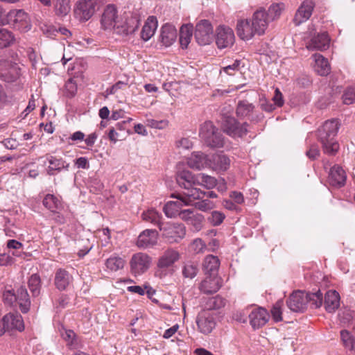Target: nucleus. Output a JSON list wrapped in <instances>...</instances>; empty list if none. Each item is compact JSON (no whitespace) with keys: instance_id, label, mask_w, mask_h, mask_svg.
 Returning a JSON list of instances; mask_svg holds the SVG:
<instances>
[{"instance_id":"f257e3e1","label":"nucleus","mask_w":355,"mask_h":355,"mask_svg":"<svg viewBox=\"0 0 355 355\" xmlns=\"http://www.w3.org/2000/svg\"><path fill=\"white\" fill-rule=\"evenodd\" d=\"M176 181L180 187L184 189V191L173 194L172 197L181 200L185 205H192L194 200L200 199L204 195L200 189L193 187L197 183V177L196 178L189 171L183 170L178 172Z\"/></svg>"},{"instance_id":"f03ea898","label":"nucleus","mask_w":355,"mask_h":355,"mask_svg":"<svg viewBox=\"0 0 355 355\" xmlns=\"http://www.w3.org/2000/svg\"><path fill=\"white\" fill-rule=\"evenodd\" d=\"M340 124L337 119L326 121L318 129L317 138L321 143L324 153L334 155L339 150V144L336 140Z\"/></svg>"},{"instance_id":"7ed1b4c3","label":"nucleus","mask_w":355,"mask_h":355,"mask_svg":"<svg viewBox=\"0 0 355 355\" xmlns=\"http://www.w3.org/2000/svg\"><path fill=\"white\" fill-rule=\"evenodd\" d=\"M199 135L205 144L210 148H216L224 146L223 133L211 121H206L201 125Z\"/></svg>"},{"instance_id":"20e7f679","label":"nucleus","mask_w":355,"mask_h":355,"mask_svg":"<svg viewBox=\"0 0 355 355\" xmlns=\"http://www.w3.org/2000/svg\"><path fill=\"white\" fill-rule=\"evenodd\" d=\"M140 17L138 13L125 12L120 19L115 24L114 31L122 36L134 33L139 28Z\"/></svg>"},{"instance_id":"39448f33","label":"nucleus","mask_w":355,"mask_h":355,"mask_svg":"<svg viewBox=\"0 0 355 355\" xmlns=\"http://www.w3.org/2000/svg\"><path fill=\"white\" fill-rule=\"evenodd\" d=\"M3 298L5 303L13 306L18 304L21 311L26 313L30 309L31 301L27 290L21 286L15 293L12 290H6L3 294Z\"/></svg>"},{"instance_id":"423d86ee","label":"nucleus","mask_w":355,"mask_h":355,"mask_svg":"<svg viewBox=\"0 0 355 355\" xmlns=\"http://www.w3.org/2000/svg\"><path fill=\"white\" fill-rule=\"evenodd\" d=\"M14 29L26 33L32 27L31 17L22 9H12L8 12V24Z\"/></svg>"},{"instance_id":"0eeeda50","label":"nucleus","mask_w":355,"mask_h":355,"mask_svg":"<svg viewBox=\"0 0 355 355\" xmlns=\"http://www.w3.org/2000/svg\"><path fill=\"white\" fill-rule=\"evenodd\" d=\"M162 236L169 243H178L186 234V229L182 223L164 222L159 229Z\"/></svg>"},{"instance_id":"6e6552de","label":"nucleus","mask_w":355,"mask_h":355,"mask_svg":"<svg viewBox=\"0 0 355 355\" xmlns=\"http://www.w3.org/2000/svg\"><path fill=\"white\" fill-rule=\"evenodd\" d=\"M46 208L49 211L46 217L58 223H64V217L61 214L63 206L60 197L53 194H46Z\"/></svg>"},{"instance_id":"1a4fd4ad","label":"nucleus","mask_w":355,"mask_h":355,"mask_svg":"<svg viewBox=\"0 0 355 355\" xmlns=\"http://www.w3.org/2000/svg\"><path fill=\"white\" fill-rule=\"evenodd\" d=\"M21 75V68L10 60H0V80L8 83L17 80Z\"/></svg>"},{"instance_id":"9d476101","label":"nucleus","mask_w":355,"mask_h":355,"mask_svg":"<svg viewBox=\"0 0 355 355\" xmlns=\"http://www.w3.org/2000/svg\"><path fill=\"white\" fill-rule=\"evenodd\" d=\"M213 33L211 22L207 19H202L196 25L194 36L200 45H206L212 40Z\"/></svg>"},{"instance_id":"9b49d317","label":"nucleus","mask_w":355,"mask_h":355,"mask_svg":"<svg viewBox=\"0 0 355 355\" xmlns=\"http://www.w3.org/2000/svg\"><path fill=\"white\" fill-rule=\"evenodd\" d=\"M310 41L307 43L306 47L309 50H326L329 46L330 39L326 32L315 34V29L309 28Z\"/></svg>"},{"instance_id":"f8f14e48","label":"nucleus","mask_w":355,"mask_h":355,"mask_svg":"<svg viewBox=\"0 0 355 355\" xmlns=\"http://www.w3.org/2000/svg\"><path fill=\"white\" fill-rule=\"evenodd\" d=\"M224 131L232 137H243L248 132V123L245 122L240 123L237 120L231 116H227L223 123Z\"/></svg>"},{"instance_id":"ddd939ff","label":"nucleus","mask_w":355,"mask_h":355,"mask_svg":"<svg viewBox=\"0 0 355 355\" xmlns=\"http://www.w3.org/2000/svg\"><path fill=\"white\" fill-rule=\"evenodd\" d=\"M235 40L234 31L228 26L220 25L216 30V44L218 49L232 46Z\"/></svg>"},{"instance_id":"4468645a","label":"nucleus","mask_w":355,"mask_h":355,"mask_svg":"<svg viewBox=\"0 0 355 355\" xmlns=\"http://www.w3.org/2000/svg\"><path fill=\"white\" fill-rule=\"evenodd\" d=\"M95 0H79L74 8V15L80 21L89 20L95 12Z\"/></svg>"},{"instance_id":"2eb2a0df","label":"nucleus","mask_w":355,"mask_h":355,"mask_svg":"<svg viewBox=\"0 0 355 355\" xmlns=\"http://www.w3.org/2000/svg\"><path fill=\"white\" fill-rule=\"evenodd\" d=\"M196 323L199 331L208 334L212 331L216 326V319L214 314L209 311H202L196 318Z\"/></svg>"},{"instance_id":"dca6fc26","label":"nucleus","mask_w":355,"mask_h":355,"mask_svg":"<svg viewBox=\"0 0 355 355\" xmlns=\"http://www.w3.org/2000/svg\"><path fill=\"white\" fill-rule=\"evenodd\" d=\"M288 307L293 312H304L307 307L306 293L301 291L293 292L287 300Z\"/></svg>"},{"instance_id":"f3484780","label":"nucleus","mask_w":355,"mask_h":355,"mask_svg":"<svg viewBox=\"0 0 355 355\" xmlns=\"http://www.w3.org/2000/svg\"><path fill=\"white\" fill-rule=\"evenodd\" d=\"M150 257L142 252L134 254L130 261L131 271L135 275H141L148 270L150 263Z\"/></svg>"},{"instance_id":"a211bd4d","label":"nucleus","mask_w":355,"mask_h":355,"mask_svg":"<svg viewBox=\"0 0 355 355\" xmlns=\"http://www.w3.org/2000/svg\"><path fill=\"white\" fill-rule=\"evenodd\" d=\"M315 3L313 0H304L297 10L293 19L295 26L306 21L311 16Z\"/></svg>"},{"instance_id":"6ab92c4d","label":"nucleus","mask_w":355,"mask_h":355,"mask_svg":"<svg viewBox=\"0 0 355 355\" xmlns=\"http://www.w3.org/2000/svg\"><path fill=\"white\" fill-rule=\"evenodd\" d=\"M231 160L223 153L213 154L209 157V168L218 172L226 171L230 166Z\"/></svg>"},{"instance_id":"aec40b11","label":"nucleus","mask_w":355,"mask_h":355,"mask_svg":"<svg viewBox=\"0 0 355 355\" xmlns=\"http://www.w3.org/2000/svg\"><path fill=\"white\" fill-rule=\"evenodd\" d=\"M117 10L114 5L110 4L106 6L102 15L101 22L103 29H115V24L119 21Z\"/></svg>"},{"instance_id":"412c9836","label":"nucleus","mask_w":355,"mask_h":355,"mask_svg":"<svg viewBox=\"0 0 355 355\" xmlns=\"http://www.w3.org/2000/svg\"><path fill=\"white\" fill-rule=\"evenodd\" d=\"M236 31L238 36L244 40H250L255 34H257L256 28L252 24L251 20L248 19L238 21Z\"/></svg>"},{"instance_id":"4be33fe9","label":"nucleus","mask_w":355,"mask_h":355,"mask_svg":"<svg viewBox=\"0 0 355 355\" xmlns=\"http://www.w3.org/2000/svg\"><path fill=\"white\" fill-rule=\"evenodd\" d=\"M346 180V173L341 166L334 165L331 168L329 174V182L332 187L341 188L345 186Z\"/></svg>"},{"instance_id":"5701e85b","label":"nucleus","mask_w":355,"mask_h":355,"mask_svg":"<svg viewBox=\"0 0 355 355\" xmlns=\"http://www.w3.org/2000/svg\"><path fill=\"white\" fill-rule=\"evenodd\" d=\"M158 232L155 230H145L139 235L137 245L140 248L154 246L157 242Z\"/></svg>"},{"instance_id":"b1692460","label":"nucleus","mask_w":355,"mask_h":355,"mask_svg":"<svg viewBox=\"0 0 355 355\" xmlns=\"http://www.w3.org/2000/svg\"><path fill=\"white\" fill-rule=\"evenodd\" d=\"M251 21L256 28L257 35H259L264 34L270 22L266 17V11L262 8L254 12Z\"/></svg>"},{"instance_id":"393cba45","label":"nucleus","mask_w":355,"mask_h":355,"mask_svg":"<svg viewBox=\"0 0 355 355\" xmlns=\"http://www.w3.org/2000/svg\"><path fill=\"white\" fill-rule=\"evenodd\" d=\"M180 259V253L172 248L165 250L158 259L157 267L166 269L172 266Z\"/></svg>"},{"instance_id":"a878e982","label":"nucleus","mask_w":355,"mask_h":355,"mask_svg":"<svg viewBox=\"0 0 355 355\" xmlns=\"http://www.w3.org/2000/svg\"><path fill=\"white\" fill-rule=\"evenodd\" d=\"M209 157L202 152H193L188 159L187 164L190 168L198 170L209 168Z\"/></svg>"},{"instance_id":"bb28decb","label":"nucleus","mask_w":355,"mask_h":355,"mask_svg":"<svg viewBox=\"0 0 355 355\" xmlns=\"http://www.w3.org/2000/svg\"><path fill=\"white\" fill-rule=\"evenodd\" d=\"M206 275L207 277L200 285V291L206 294L217 292L221 286L220 278L218 275Z\"/></svg>"},{"instance_id":"cd10ccee","label":"nucleus","mask_w":355,"mask_h":355,"mask_svg":"<svg viewBox=\"0 0 355 355\" xmlns=\"http://www.w3.org/2000/svg\"><path fill=\"white\" fill-rule=\"evenodd\" d=\"M3 324L7 330L17 329L21 331L24 329L22 317L17 313H9L3 318Z\"/></svg>"},{"instance_id":"c85d7f7f","label":"nucleus","mask_w":355,"mask_h":355,"mask_svg":"<svg viewBox=\"0 0 355 355\" xmlns=\"http://www.w3.org/2000/svg\"><path fill=\"white\" fill-rule=\"evenodd\" d=\"M250 323L253 328H259L268 322V314L263 308L254 309L249 314Z\"/></svg>"},{"instance_id":"c756f323","label":"nucleus","mask_w":355,"mask_h":355,"mask_svg":"<svg viewBox=\"0 0 355 355\" xmlns=\"http://www.w3.org/2000/svg\"><path fill=\"white\" fill-rule=\"evenodd\" d=\"M177 38V30L174 26L166 24L162 26L159 41L166 47L171 46Z\"/></svg>"},{"instance_id":"7c9ffc66","label":"nucleus","mask_w":355,"mask_h":355,"mask_svg":"<svg viewBox=\"0 0 355 355\" xmlns=\"http://www.w3.org/2000/svg\"><path fill=\"white\" fill-rule=\"evenodd\" d=\"M47 159L49 165L48 168L46 169V171L49 175H57L62 170L69 171V164L62 158H57L53 156H50Z\"/></svg>"},{"instance_id":"2f4dec72","label":"nucleus","mask_w":355,"mask_h":355,"mask_svg":"<svg viewBox=\"0 0 355 355\" xmlns=\"http://www.w3.org/2000/svg\"><path fill=\"white\" fill-rule=\"evenodd\" d=\"M73 277L64 269H58L55 275V285L60 291L65 290L68 286L72 282Z\"/></svg>"},{"instance_id":"473e14b6","label":"nucleus","mask_w":355,"mask_h":355,"mask_svg":"<svg viewBox=\"0 0 355 355\" xmlns=\"http://www.w3.org/2000/svg\"><path fill=\"white\" fill-rule=\"evenodd\" d=\"M220 266L218 258L212 254L205 257L202 263V269L205 275H217Z\"/></svg>"},{"instance_id":"72a5a7b5","label":"nucleus","mask_w":355,"mask_h":355,"mask_svg":"<svg viewBox=\"0 0 355 355\" xmlns=\"http://www.w3.org/2000/svg\"><path fill=\"white\" fill-rule=\"evenodd\" d=\"M340 306V295L336 291L330 290L327 292L324 297V307L327 311H335Z\"/></svg>"},{"instance_id":"f704fd0d","label":"nucleus","mask_w":355,"mask_h":355,"mask_svg":"<svg viewBox=\"0 0 355 355\" xmlns=\"http://www.w3.org/2000/svg\"><path fill=\"white\" fill-rule=\"evenodd\" d=\"M157 28V21L156 17L154 16L148 17L141 32V39L144 41L149 40L155 34Z\"/></svg>"},{"instance_id":"c9c22d12","label":"nucleus","mask_w":355,"mask_h":355,"mask_svg":"<svg viewBox=\"0 0 355 355\" xmlns=\"http://www.w3.org/2000/svg\"><path fill=\"white\" fill-rule=\"evenodd\" d=\"M314 70L320 76H327L330 72V66L327 59L320 54H315Z\"/></svg>"},{"instance_id":"e433bc0d","label":"nucleus","mask_w":355,"mask_h":355,"mask_svg":"<svg viewBox=\"0 0 355 355\" xmlns=\"http://www.w3.org/2000/svg\"><path fill=\"white\" fill-rule=\"evenodd\" d=\"M142 219L150 223L153 225L157 226L159 229L161 225L164 222L162 221V214L159 213L154 209H148L142 214Z\"/></svg>"},{"instance_id":"4c0bfd02","label":"nucleus","mask_w":355,"mask_h":355,"mask_svg":"<svg viewBox=\"0 0 355 355\" xmlns=\"http://www.w3.org/2000/svg\"><path fill=\"white\" fill-rule=\"evenodd\" d=\"M182 206H186L181 200L179 201H169L163 207V211L168 218H175L178 216Z\"/></svg>"},{"instance_id":"58836bf2","label":"nucleus","mask_w":355,"mask_h":355,"mask_svg":"<svg viewBox=\"0 0 355 355\" xmlns=\"http://www.w3.org/2000/svg\"><path fill=\"white\" fill-rule=\"evenodd\" d=\"M193 35V26L182 25L180 30V43L182 49L187 48Z\"/></svg>"},{"instance_id":"ea45409f","label":"nucleus","mask_w":355,"mask_h":355,"mask_svg":"<svg viewBox=\"0 0 355 355\" xmlns=\"http://www.w3.org/2000/svg\"><path fill=\"white\" fill-rule=\"evenodd\" d=\"M15 41V37L12 31L0 28V49L11 46Z\"/></svg>"},{"instance_id":"a19ab883","label":"nucleus","mask_w":355,"mask_h":355,"mask_svg":"<svg viewBox=\"0 0 355 355\" xmlns=\"http://www.w3.org/2000/svg\"><path fill=\"white\" fill-rule=\"evenodd\" d=\"M254 106L248 101H240L236 107V115L240 118L248 116L253 112Z\"/></svg>"},{"instance_id":"79ce46f5","label":"nucleus","mask_w":355,"mask_h":355,"mask_svg":"<svg viewBox=\"0 0 355 355\" xmlns=\"http://www.w3.org/2000/svg\"><path fill=\"white\" fill-rule=\"evenodd\" d=\"M322 293L320 290L315 293H306L307 305L309 304L312 309H317L322 304Z\"/></svg>"},{"instance_id":"37998d69","label":"nucleus","mask_w":355,"mask_h":355,"mask_svg":"<svg viewBox=\"0 0 355 355\" xmlns=\"http://www.w3.org/2000/svg\"><path fill=\"white\" fill-rule=\"evenodd\" d=\"M283 9V3H273L270 5L266 12V17L268 18L269 21L278 19L280 17Z\"/></svg>"},{"instance_id":"c03bdc74","label":"nucleus","mask_w":355,"mask_h":355,"mask_svg":"<svg viewBox=\"0 0 355 355\" xmlns=\"http://www.w3.org/2000/svg\"><path fill=\"white\" fill-rule=\"evenodd\" d=\"M198 272V263L193 261H188L184 263L182 268V275L186 278H194Z\"/></svg>"},{"instance_id":"a18cd8bd","label":"nucleus","mask_w":355,"mask_h":355,"mask_svg":"<svg viewBox=\"0 0 355 355\" xmlns=\"http://www.w3.org/2000/svg\"><path fill=\"white\" fill-rule=\"evenodd\" d=\"M125 261L119 257H110L106 260L105 266L111 271H116L123 268Z\"/></svg>"},{"instance_id":"49530a36","label":"nucleus","mask_w":355,"mask_h":355,"mask_svg":"<svg viewBox=\"0 0 355 355\" xmlns=\"http://www.w3.org/2000/svg\"><path fill=\"white\" fill-rule=\"evenodd\" d=\"M340 337L344 346L355 353V338L352 336L347 330H342L340 331Z\"/></svg>"},{"instance_id":"de8ad7c7","label":"nucleus","mask_w":355,"mask_h":355,"mask_svg":"<svg viewBox=\"0 0 355 355\" xmlns=\"http://www.w3.org/2000/svg\"><path fill=\"white\" fill-rule=\"evenodd\" d=\"M55 13L59 17L67 15L70 11V6L67 0H56L54 8Z\"/></svg>"},{"instance_id":"09e8293b","label":"nucleus","mask_w":355,"mask_h":355,"mask_svg":"<svg viewBox=\"0 0 355 355\" xmlns=\"http://www.w3.org/2000/svg\"><path fill=\"white\" fill-rule=\"evenodd\" d=\"M197 182L200 183L208 189L215 187L217 184L215 178L204 173H200L197 176Z\"/></svg>"},{"instance_id":"8fccbe9b","label":"nucleus","mask_w":355,"mask_h":355,"mask_svg":"<svg viewBox=\"0 0 355 355\" xmlns=\"http://www.w3.org/2000/svg\"><path fill=\"white\" fill-rule=\"evenodd\" d=\"M28 287L33 295L37 296L40 293L41 281L40 277L36 275H32L28 280Z\"/></svg>"},{"instance_id":"3c124183","label":"nucleus","mask_w":355,"mask_h":355,"mask_svg":"<svg viewBox=\"0 0 355 355\" xmlns=\"http://www.w3.org/2000/svg\"><path fill=\"white\" fill-rule=\"evenodd\" d=\"M225 218V215L219 211H212L207 218L208 222L213 226L220 225Z\"/></svg>"},{"instance_id":"603ef678","label":"nucleus","mask_w":355,"mask_h":355,"mask_svg":"<svg viewBox=\"0 0 355 355\" xmlns=\"http://www.w3.org/2000/svg\"><path fill=\"white\" fill-rule=\"evenodd\" d=\"M191 205L195 206V207L200 211H207L208 210L212 209L215 205L214 203L211 201L209 199H200L198 200V201L196 202V200L193 201V204Z\"/></svg>"},{"instance_id":"864d4df0","label":"nucleus","mask_w":355,"mask_h":355,"mask_svg":"<svg viewBox=\"0 0 355 355\" xmlns=\"http://www.w3.org/2000/svg\"><path fill=\"white\" fill-rule=\"evenodd\" d=\"M343 101L346 105L355 103V86L348 87L342 96Z\"/></svg>"},{"instance_id":"5fc2aeb1","label":"nucleus","mask_w":355,"mask_h":355,"mask_svg":"<svg viewBox=\"0 0 355 355\" xmlns=\"http://www.w3.org/2000/svg\"><path fill=\"white\" fill-rule=\"evenodd\" d=\"M244 67V63L241 60H235L232 64H229L223 68L224 72L228 75L232 76L235 71L240 70L241 67Z\"/></svg>"},{"instance_id":"6e6d98bb","label":"nucleus","mask_w":355,"mask_h":355,"mask_svg":"<svg viewBox=\"0 0 355 355\" xmlns=\"http://www.w3.org/2000/svg\"><path fill=\"white\" fill-rule=\"evenodd\" d=\"M224 305V300L218 295L209 298L207 302L209 309H218Z\"/></svg>"},{"instance_id":"4d7b16f0","label":"nucleus","mask_w":355,"mask_h":355,"mask_svg":"<svg viewBox=\"0 0 355 355\" xmlns=\"http://www.w3.org/2000/svg\"><path fill=\"white\" fill-rule=\"evenodd\" d=\"M307 157L311 160L316 159L320 155V150L317 144H311L305 153Z\"/></svg>"},{"instance_id":"13d9d810","label":"nucleus","mask_w":355,"mask_h":355,"mask_svg":"<svg viewBox=\"0 0 355 355\" xmlns=\"http://www.w3.org/2000/svg\"><path fill=\"white\" fill-rule=\"evenodd\" d=\"M77 92V85L72 78L65 83V95L69 98L73 97Z\"/></svg>"},{"instance_id":"bf43d9fd","label":"nucleus","mask_w":355,"mask_h":355,"mask_svg":"<svg viewBox=\"0 0 355 355\" xmlns=\"http://www.w3.org/2000/svg\"><path fill=\"white\" fill-rule=\"evenodd\" d=\"M282 304V301H277L272 306L271 309V314L273 320L275 322H279L282 320L281 306Z\"/></svg>"},{"instance_id":"052dcab7","label":"nucleus","mask_w":355,"mask_h":355,"mask_svg":"<svg viewBox=\"0 0 355 355\" xmlns=\"http://www.w3.org/2000/svg\"><path fill=\"white\" fill-rule=\"evenodd\" d=\"M190 250L196 254H198L206 248L205 243L200 239H196L191 243Z\"/></svg>"},{"instance_id":"680f3d73","label":"nucleus","mask_w":355,"mask_h":355,"mask_svg":"<svg viewBox=\"0 0 355 355\" xmlns=\"http://www.w3.org/2000/svg\"><path fill=\"white\" fill-rule=\"evenodd\" d=\"M148 125L153 128L163 129L168 125V121L166 120L157 121L154 119L148 120Z\"/></svg>"},{"instance_id":"e2e57ef3","label":"nucleus","mask_w":355,"mask_h":355,"mask_svg":"<svg viewBox=\"0 0 355 355\" xmlns=\"http://www.w3.org/2000/svg\"><path fill=\"white\" fill-rule=\"evenodd\" d=\"M8 98L6 92L2 85L0 84V111L8 103Z\"/></svg>"},{"instance_id":"0e129e2a","label":"nucleus","mask_w":355,"mask_h":355,"mask_svg":"<svg viewBox=\"0 0 355 355\" xmlns=\"http://www.w3.org/2000/svg\"><path fill=\"white\" fill-rule=\"evenodd\" d=\"M178 216L180 217L181 219L185 221H189V220L192 219L193 216V209H184V210H180Z\"/></svg>"},{"instance_id":"69168bd1","label":"nucleus","mask_w":355,"mask_h":355,"mask_svg":"<svg viewBox=\"0 0 355 355\" xmlns=\"http://www.w3.org/2000/svg\"><path fill=\"white\" fill-rule=\"evenodd\" d=\"M272 101L275 103V106L277 105L278 107H281L284 104V100L282 97V94L280 92L279 89H276L275 92V95L272 98Z\"/></svg>"},{"instance_id":"338daca9","label":"nucleus","mask_w":355,"mask_h":355,"mask_svg":"<svg viewBox=\"0 0 355 355\" xmlns=\"http://www.w3.org/2000/svg\"><path fill=\"white\" fill-rule=\"evenodd\" d=\"M131 121H132V119L128 118L127 120H124L123 121L118 122L114 128H116L117 131H125V130L128 131V125Z\"/></svg>"},{"instance_id":"774afa93","label":"nucleus","mask_w":355,"mask_h":355,"mask_svg":"<svg viewBox=\"0 0 355 355\" xmlns=\"http://www.w3.org/2000/svg\"><path fill=\"white\" fill-rule=\"evenodd\" d=\"M120 137V134L118 132L116 128L114 127L111 128L108 132V138L109 139L113 142L116 143L119 138Z\"/></svg>"}]
</instances>
